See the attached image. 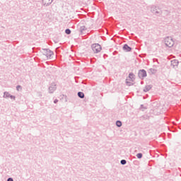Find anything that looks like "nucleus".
Returning <instances> with one entry per match:
<instances>
[{"instance_id": "11", "label": "nucleus", "mask_w": 181, "mask_h": 181, "mask_svg": "<svg viewBox=\"0 0 181 181\" xmlns=\"http://www.w3.org/2000/svg\"><path fill=\"white\" fill-rule=\"evenodd\" d=\"M116 125H117V127H122V123L120 121H117Z\"/></svg>"}, {"instance_id": "15", "label": "nucleus", "mask_w": 181, "mask_h": 181, "mask_svg": "<svg viewBox=\"0 0 181 181\" xmlns=\"http://www.w3.org/2000/svg\"><path fill=\"white\" fill-rule=\"evenodd\" d=\"M149 90H151V87L148 86L147 89H144V91H149Z\"/></svg>"}, {"instance_id": "10", "label": "nucleus", "mask_w": 181, "mask_h": 181, "mask_svg": "<svg viewBox=\"0 0 181 181\" xmlns=\"http://www.w3.org/2000/svg\"><path fill=\"white\" fill-rule=\"evenodd\" d=\"M53 0H44V2L47 4V5H49V4H52Z\"/></svg>"}, {"instance_id": "3", "label": "nucleus", "mask_w": 181, "mask_h": 181, "mask_svg": "<svg viewBox=\"0 0 181 181\" xmlns=\"http://www.w3.org/2000/svg\"><path fill=\"white\" fill-rule=\"evenodd\" d=\"M165 43L166 46H168V47H172V46H173V45L175 44L173 40H172V38L170 37L165 38Z\"/></svg>"}, {"instance_id": "17", "label": "nucleus", "mask_w": 181, "mask_h": 181, "mask_svg": "<svg viewBox=\"0 0 181 181\" xmlns=\"http://www.w3.org/2000/svg\"><path fill=\"white\" fill-rule=\"evenodd\" d=\"M7 181H13V179H12V178H8Z\"/></svg>"}, {"instance_id": "6", "label": "nucleus", "mask_w": 181, "mask_h": 181, "mask_svg": "<svg viewBox=\"0 0 181 181\" xmlns=\"http://www.w3.org/2000/svg\"><path fill=\"white\" fill-rule=\"evenodd\" d=\"M56 90V83H53L49 86V91L50 93H53Z\"/></svg>"}, {"instance_id": "16", "label": "nucleus", "mask_w": 181, "mask_h": 181, "mask_svg": "<svg viewBox=\"0 0 181 181\" xmlns=\"http://www.w3.org/2000/svg\"><path fill=\"white\" fill-rule=\"evenodd\" d=\"M8 93H4V97H8Z\"/></svg>"}, {"instance_id": "12", "label": "nucleus", "mask_w": 181, "mask_h": 181, "mask_svg": "<svg viewBox=\"0 0 181 181\" xmlns=\"http://www.w3.org/2000/svg\"><path fill=\"white\" fill-rule=\"evenodd\" d=\"M65 33H66V35H70V33H71V31L70 30V29H66L65 30Z\"/></svg>"}, {"instance_id": "1", "label": "nucleus", "mask_w": 181, "mask_h": 181, "mask_svg": "<svg viewBox=\"0 0 181 181\" xmlns=\"http://www.w3.org/2000/svg\"><path fill=\"white\" fill-rule=\"evenodd\" d=\"M101 50V45H100L99 44H93L91 46V49L89 51V53H100Z\"/></svg>"}, {"instance_id": "7", "label": "nucleus", "mask_w": 181, "mask_h": 181, "mask_svg": "<svg viewBox=\"0 0 181 181\" xmlns=\"http://www.w3.org/2000/svg\"><path fill=\"white\" fill-rule=\"evenodd\" d=\"M123 50H124V52H131L132 49L129 46H128L127 45H125L123 47Z\"/></svg>"}, {"instance_id": "2", "label": "nucleus", "mask_w": 181, "mask_h": 181, "mask_svg": "<svg viewBox=\"0 0 181 181\" xmlns=\"http://www.w3.org/2000/svg\"><path fill=\"white\" fill-rule=\"evenodd\" d=\"M134 80H135V75H134V74H129V76L126 79L127 86H132Z\"/></svg>"}, {"instance_id": "19", "label": "nucleus", "mask_w": 181, "mask_h": 181, "mask_svg": "<svg viewBox=\"0 0 181 181\" xmlns=\"http://www.w3.org/2000/svg\"><path fill=\"white\" fill-rule=\"evenodd\" d=\"M11 98H13V100H15V97H12V96H11Z\"/></svg>"}, {"instance_id": "18", "label": "nucleus", "mask_w": 181, "mask_h": 181, "mask_svg": "<svg viewBox=\"0 0 181 181\" xmlns=\"http://www.w3.org/2000/svg\"><path fill=\"white\" fill-rule=\"evenodd\" d=\"M21 86H17V90H21Z\"/></svg>"}, {"instance_id": "5", "label": "nucleus", "mask_w": 181, "mask_h": 181, "mask_svg": "<svg viewBox=\"0 0 181 181\" xmlns=\"http://www.w3.org/2000/svg\"><path fill=\"white\" fill-rule=\"evenodd\" d=\"M139 77L140 78H144L145 77H146V70H140L139 71Z\"/></svg>"}, {"instance_id": "13", "label": "nucleus", "mask_w": 181, "mask_h": 181, "mask_svg": "<svg viewBox=\"0 0 181 181\" xmlns=\"http://www.w3.org/2000/svg\"><path fill=\"white\" fill-rule=\"evenodd\" d=\"M136 157L138 158V159H141V158H142V153H137Z\"/></svg>"}, {"instance_id": "9", "label": "nucleus", "mask_w": 181, "mask_h": 181, "mask_svg": "<svg viewBox=\"0 0 181 181\" xmlns=\"http://www.w3.org/2000/svg\"><path fill=\"white\" fill-rule=\"evenodd\" d=\"M78 95L80 98H84V93H83V92H78Z\"/></svg>"}, {"instance_id": "8", "label": "nucleus", "mask_w": 181, "mask_h": 181, "mask_svg": "<svg viewBox=\"0 0 181 181\" xmlns=\"http://www.w3.org/2000/svg\"><path fill=\"white\" fill-rule=\"evenodd\" d=\"M171 64H172V66H173V67H175L179 64V62H177V60L174 59V60L171 61Z\"/></svg>"}, {"instance_id": "4", "label": "nucleus", "mask_w": 181, "mask_h": 181, "mask_svg": "<svg viewBox=\"0 0 181 181\" xmlns=\"http://www.w3.org/2000/svg\"><path fill=\"white\" fill-rule=\"evenodd\" d=\"M43 55L46 56L47 59H50L52 56H53V52H52L50 49H44Z\"/></svg>"}, {"instance_id": "14", "label": "nucleus", "mask_w": 181, "mask_h": 181, "mask_svg": "<svg viewBox=\"0 0 181 181\" xmlns=\"http://www.w3.org/2000/svg\"><path fill=\"white\" fill-rule=\"evenodd\" d=\"M121 163H122V165H125V164L127 163V160H121Z\"/></svg>"}]
</instances>
